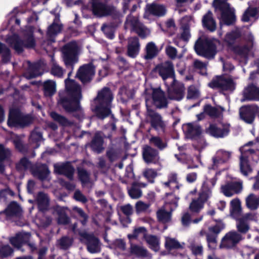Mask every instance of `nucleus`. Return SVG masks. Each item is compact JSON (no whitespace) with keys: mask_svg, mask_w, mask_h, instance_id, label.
I'll list each match as a JSON object with an SVG mask.
<instances>
[{"mask_svg":"<svg viewBox=\"0 0 259 259\" xmlns=\"http://www.w3.org/2000/svg\"><path fill=\"white\" fill-rule=\"evenodd\" d=\"M230 206V213L232 217L236 219L242 216L241 202L238 198H235L231 200Z\"/></svg>","mask_w":259,"mask_h":259,"instance_id":"nucleus-35","label":"nucleus"},{"mask_svg":"<svg viewBox=\"0 0 259 259\" xmlns=\"http://www.w3.org/2000/svg\"><path fill=\"white\" fill-rule=\"evenodd\" d=\"M146 242L149 247L154 251H157L159 249V239L156 236L147 235L145 238Z\"/></svg>","mask_w":259,"mask_h":259,"instance_id":"nucleus-48","label":"nucleus"},{"mask_svg":"<svg viewBox=\"0 0 259 259\" xmlns=\"http://www.w3.org/2000/svg\"><path fill=\"white\" fill-rule=\"evenodd\" d=\"M130 253L137 257H145L148 255L147 250L142 246L132 244L130 248Z\"/></svg>","mask_w":259,"mask_h":259,"instance_id":"nucleus-41","label":"nucleus"},{"mask_svg":"<svg viewBox=\"0 0 259 259\" xmlns=\"http://www.w3.org/2000/svg\"><path fill=\"white\" fill-rule=\"evenodd\" d=\"M243 239L241 234L235 231H231L227 233L222 238L220 248L225 249H232L235 247Z\"/></svg>","mask_w":259,"mask_h":259,"instance_id":"nucleus-10","label":"nucleus"},{"mask_svg":"<svg viewBox=\"0 0 259 259\" xmlns=\"http://www.w3.org/2000/svg\"><path fill=\"white\" fill-rule=\"evenodd\" d=\"M241 33L239 29H235L231 32L227 34L225 41L229 45H231L234 43L235 40L240 36Z\"/></svg>","mask_w":259,"mask_h":259,"instance_id":"nucleus-54","label":"nucleus"},{"mask_svg":"<svg viewBox=\"0 0 259 259\" xmlns=\"http://www.w3.org/2000/svg\"><path fill=\"white\" fill-rule=\"evenodd\" d=\"M211 88H220L223 90L233 91L235 84L231 78L228 76H219L214 78L208 84Z\"/></svg>","mask_w":259,"mask_h":259,"instance_id":"nucleus-17","label":"nucleus"},{"mask_svg":"<svg viewBox=\"0 0 259 259\" xmlns=\"http://www.w3.org/2000/svg\"><path fill=\"white\" fill-rule=\"evenodd\" d=\"M49 173L48 167L46 165L42 164L34 171V175L41 180H44L47 177Z\"/></svg>","mask_w":259,"mask_h":259,"instance_id":"nucleus-53","label":"nucleus"},{"mask_svg":"<svg viewBox=\"0 0 259 259\" xmlns=\"http://www.w3.org/2000/svg\"><path fill=\"white\" fill-rule=\"evenodd\" d=\"M155 71L159 74L165 83V81L172 82L176 80L174 66L169 61L157 65L155 68Z\"/></svg>","mask_w":259,"mask_h":259,"instance_id":"nucleus-13","label":"nucleus"},{"mask_svg":"<svg viewBox=\"0 0 259 259\" xmlns=\"http://www.w3.org/2000/svg\"><path fill=\"white\" fill-rule=\"evenodd\" d=\"M165 13V9L163 6L152 4L147 6L144 17L149 18L150 14L156 16H162Z\"/></svg>","mask_w":259,"mask_h":259,"instance_id":"nucleus-29","label":"nucleus"},{"mask_svg":"<svg viewBox=\"0 0 259 259\" xmlns=\"http://www.w3.org/2000/svg\"><path fill=\"white\" fill-rule=\"evenodd\" d=\"M112 99V94L108 88H105L98 93L94 100L95 112L98 118L104 119L110 114V104Z\"/></svg>","mask_w":259,"mask_h":259,"instance_id":"nucleus-2","label":"nucleus"},{"mask_svg":"<svg viewBox=\"0 0 259 259\" xmlns=\"http://www.w3.org/2000/svg\"><path fill=\"white\" fill-rule=\"evenodd\" d=\"M103 139L102 133L97 132L96 133L90 146L93 151L97 153H100L103 149Z\"/></svg>","mask_w":259,"mask_h":259,"instance_id":"nucleus-34","label":"nucleus"},{"mask_svg":"<svg viewBox=\"0 0 259 259\" xmlns=\"http://www.w3.org/2000/svg\"><path fill=\"white\" fill-rule=\"evenodd\" d=\"M79 178L82 184H87L90 181V174L84 169L78 170Z\"/></svg>","mask_w":259,"mask_h":259,"instance_id":"nucleus-63","label":"nucleus"},{"mask_svg":"<svg viewBox=\"0 0 259 259\" xmlns=\"http://www.w3.org/2000/svg\"><path fill=\"white\" fill-rule=\"evenodd\" d=\"M146 184L144 183H134L132 187L128 190V194L133 199H138L142 196V191L140 189V187H145Z\"/></svg>","mask_w":259,"mask_h":259,"instance_id":"nucleus-44","label":"nucleus"},{"mask_svg":"<svg viewBox=\"0 0 259 259\" xmlns=\"http://www.w3.org/2000/svg\"><path fill=\"white\" fill-rule=\"evenodd\" d=\"M224 110V108L221 106L214 107L209 105H206L204 107V112L211 117L219 116L220 111L223 112Z\"/></svg>","mask_w":259,"mask_h":259,"instance_id":"nucleus-47","label":"nucleus"},{"mask_svg":"<svg viewBox=\"0 0 259 259\" xmlns=\"http://www.w3.org/2000/svg\"><path fill=\"white\" fill-rule=\"evenodd\" d=\"M202 23L203 25L211 31H213L216 29V23L212 17V14L210 11L204 15Z\"/></svg>","mask_w":259,"mask_h":259,"instance_id":"nucleus-38","label":"nucleus"},{"mask_svg":"<svg viewBox=\"0 0 259 259\" xmlns=\"http://www.w3.org/2000/svg\"><path fill=\"white\" fill-rule=\"evenodd\" d=\"M219 42L217 40H211L204 37L199 38L195 45L197 54L206 58H212L216 54V48Z\"/></svg>","mask_w":259,"mask_h":259,"instance_id":"nucleus-4","label":"nucleus"},{"mask_svg":"<svg viewBox=\"0 0 259 259\" xmlns=\"http://www.w3.org/2000/svg\"><path fill=\"white\" fill-rule=\"evenodd\" d=\"M231 153L229 151L223 150H218L215 155L212 158V168L215 169L220 165L228 161L230 157Z\"/></svg>","mask_w":259,"mask_h":259,"instance_id":"nucleus-27","label":"nucleus"},{"mask_svg":"<svg viewBox=\"0 0 259 259\" xmlns=\"http://www.w3.org/2000/svg\"><path fill=\"white\" fill-rule=\"evenodd\" d=\"M245 202L246 206L249 209L255 210L259 206V197L253 193H251L246 197Z\"/></svg>","mask_w":259,"mask_h":259,"instance_id":"nucleus-42","label":"nucleus"},{"mask_svg":"<svg viewBox=\"0 0 259 259\" xmlns=\"http://www.w3.org/2000/svg\"><path fill=\"white\" fill-rule=\"evenodd\" d=\"M140 44L138 38L134 37L129 38L127 45V55L131 58H135L139 53Z\"/></svg>","mask_w":259,"mask_h":259,"instance_id":"nucleus-30","label":"nucleus"},{"mask_svg":"<svg viewBox=\"0 0 259 259\" xmlns=\"http://www.w3.org/2000/svg\"><path fill=\"white\" fill-rule=\"evenodd\" d=\"M164 246L167 250H178L183 249L185 243L184 242H180L175 238H172L169 236H165L164 237Z\"/></svg>","mask_w":259,"mask_h":259,"instance_id":"nucleus-32","label":"nucleus"},{"mask_svg":"<svg viewBox=\"0 0 259 259\" xmlns=\"http://www.w3.org/2000/svg\"><path fill=\"white\" fill-rule=\"evenodd\" d=\"M225 225L221 221L217 222V224L208 229L209 232L206 234V239L208 247L212 249L217 246V237L218 234L225 228Z\"/></svg>","mask_w":259,"mask_h":259,"instance_id":"nucleus-16","label":"nucleus"},{"mask_svg":"<svg viewBox=\"0 0 259 259\" xmlns=\"http://www.w3.org/2000/svg\"><path fill=\"white\" fill-rule=\"evenodd\" d=\"M242 101H259V88L253 84L246 87L243 92Z\"/></svg>","mask_w":259,"mask_h":259,"instance_id":"nucleus-25","label":"nucleus"},{"mask_svg":"<svg viewBox=\"0 0 259 259\" xmlns=\"http://www.w3.org/2000/svg\"><path fill=\"white\" fill-rule=\"evenodd\" d=\"M29 237L30 235L28 233H19L10 238V241L14 246L19 248Z\"/></svg>","mask_w":259,"mask_h":259,"instance_id":"nucleus-37","label":"nucleus"},{"mask_svg":"<svg viewBox=\"0 0 259 259\" xmlns=\"http://www.w3.org/2000/svg\"><path fill=\"white\" fill-rule=\"evenodd\" d=\"M65 82L70 99L61 98L58 103L66 111L77 110L79 108V102L81 98L80 87L74 80L69 78L66 79Z\"/></svg>","mask_w":259,"mask_h":259,"instance_id":"nucleus-1","label":"nucleus"},{"mask_svg":"<svg viewBox=\"0 0 259 259\" xmlns=\"http://www.w3.org/2000/svg\"><path fill=\"white\" fill-rule=\"evenodd\" d=\"M213 5L215 11L221 13V23L228 25L234 23L235 21L234 10L230 7L226 0H214Z\"/></svg>","mask_w":259,"mask_h":259,"instance_id":"nucleus-7","label":"nucleus"},{"mask_svg":"<svg viewBox=\"0 0 259 259\" xmlns=\"http://www.w3.org/2000/svg\"><path fill=\"white\" fill-rule=\"evenodd\" d=\"M62 28V26L59 22V19L56 18L53 23L49 27L47 34L49 37H51L60 33Z\"/></svg>","mask_w":259,"mask_h":259,"instance_id":"nucleus-45","label":"nucleus"},{"mask_svg":"<svg viewBox=\"0 0 259 259\" xmlns=\"http://www.w3.org/2000/svg\"><path fill=\"white\" fill-rule=\"evenodd\" d=\"M44 94L46 96H52L56 92V83L55 81L48 80L43 84Z\"/></svg>","mask_w":259,"mask_h":259,"instance_id":"nucleus-43","label":"nucleus"},{"mask_svg":"<svg viewBox=\"0 0 259 259\" xmlns=\"http://www.w3.org/2000/svg\"><path fill=\"white\" fill-rule=\"evenodd\" d=\"M83 237L87 240V249L91 253H96L101 251L99 240L92 235L83 234Z\"/></svg>","mask_w":259,"mask_h":259,"instance_id":"nucleus-24","label":"nucleus"},{"mask_svg":"<svg viewBox=\"0 0 259 259\" xmlns=\"http://www.w3.org/2000/svg\"><path fill=\"white\" fill-rule=\"evenodd\" d=\"M55 172L64 175L69 180H72L74 169L69 163H57L54 165Z\"/></svg>","mask_w":259,"mask_h":259,"instance_id":"nucleus-23","label":"nucleus"},{"mask_svg":"<svg viewBox=\"0 0 259 259\" xmlns=\"http://www.w3.org/2000/svg\"><path fill=\"white\" fill-rule=\"evenodd\" d=\"M230 125L226 122H219L210 124L207 128V132L215 138H224L230 132Z\"/></svg>","mask_w":259,"mask_h":259,"instance_id":"nucleus-14","label":"nucleus"},{"mask_svg":"<svg viewBox=\"0 0 259 259\" xmlns=\"http://www.w3.org/2000/svg\"><path fill=\"white\" fill-rule=\"evenodd\" d=\"M113 8L105 4L93 2V12L94 14L98 16L102 17L111 14Z\"/></svg>","mask_w":259,"mask_h":259,"instance_id":"nucleus-28","label":"nucleus"},{"mask_svg":"<svg viewBox=\"0 0 259 259\" xmlns=\"http://www.w3.org/2000/svg\"><path fill=\"white\" fill-rule=\"evenodd\" d=\"M95 73V69L91 64L81 67L76 74L79 79L83 83L90 81Z\"/></svg>","mask_w":259,"mask_h":259,"instance_id":"nucleus-22","label":"nucleus"},{"mask_svg":"<svg viewBox=\"0 0 259 259\" xmlns=\"http://www.w3.org/2000/svg\"><path fill=\"white\" fill-rule=\"evenodd\" d=\"M13 250L9 245L2 244L0 245V255L2 257H8L12 254Z\"/></svg>","mask_w":259,"mask_h":259,"instance_id":"nucleus-61","label":"nucleus"},{"mask_svg":"<svg viewBox=\"0 0 259 259\" xmlns=\"http://www.w3.org/2000/svg\"><path fill=\"white\" fill-rule=\"evenodd\" d=\"M256 111H259V107L255 106L242 107L240 109L241 118L247 123H251L255 118Z\"/></svg>","mask_w":259,"mask_h":259,"instance_id":"nucleus-20","label":"nucleus"},{"mask_svg":"<svg viewBox=\"0 0 259 259\" xmlns=\"http://www.w3.org/2000/svg\"><path fill=\"white\" fill-rule=\"evenodd\" d=\"M215 180L206 179L203 183L199 197L194 199L189 205L190 210L195 213H198L204 206V203L212 195V188L215 184Z\"/></svg>","mask_w":259,"mask_h":259,"instance_id":"nucleus-3","label":"nucleus"},{"mask_svg":"<svg viewBox=\"0 0 259 259\" xmlns=\"http://www.w3.org/2000/svg\"><path fill=\"white\" fill-rule=\"evenodd\" d=\"M143 157L147 163H156L159 160L157 151L149 146H145L143 149Z\"/></svg>","mask_w":259,"mask_h":259,"instance_id":"nucleus-26","label":"nucleus"},{"mask_svg":"<svg viewBox=\"0 0 259 259\" xmlns=\"http://www.w3.org/2000/svg\"><path fill=\"white\" fill-rule=\"evenodd\" d=\"M150 143L160 149H162L166 147V144L158 137H152L149 140Z\"/></svg>","mask_w":259,"mask_h":259,"instance_id":"nucleus-62","label":"nucleus"},{"mask_svg":"<svg viewBox=\"0 0 259 259\" xmlns=\"http://www.w3.org/2000/svg\"><path fill=\"white\" fill-rule=\"evenodd\" d=\"M36 200L40 210L43 211L48 208L49 199L46 194L39 192L37 196Z\"/></svg>","mask_w":259,"mask_h":259,"instance_id":"nucleus-40","label":"nucleus"},{"mask_svg":"<svg viewBox=\"0 0 259 259\" xmlns=\"http://www.w3.org/2000/svg\"><path fill=\"white\" fill-rule=\"evenodd\" d=\"M252 142H249L240 148L241 155L240 157V169L241 172L244 176H247L252 171L249 163V159L251 157V154L254 152L253 150L248 147Z\"/></svg>","mask_w":259,"mask_h":259,"instance_id":"nucleus-9","label":"nucleus"},{"mask_svg":"<svg viewBox=\"0 0 259 259\" xmlns=\"http://www.w3.org/2000/svg\"><path fill=\"white\" fill-rule=\"evenodd\" d=\"M165 85L167 87L168 95L170 99L180 101L183 98L185 89L182 83L175 80L172 82L165 81Z\"/></svg>","mask_w":259,"mask_h":259,"instance_id":"nucleus-12","label":"nucleus"},{"mask_svg":"<svg viewBox=\"0 0 259 259\" xmlns=\"http://www.w3.org/2000/svg\"><path fill=\"white\" fill-rule=\"evenodd\" d=\"M200 96V91L197 87L191 85L188 89L187 98L188 99H196Z\"/></svg>","mask_w":259,"mask_h":259,"instance_id":"nucleus-56","label":"nucleus"},{"mask_svg":"<svg viewBox=\"0 0 259 259\" xmlns=\"http://www.w3.org/2000/svg\"><path fill=\"white\" fill-rule=\"evenodd\" d=\"M147 230L145 228L143 227H138L135 229L133 233L128 235V238L129 239H141L146 237Z\"/></svg>","mask_w":259,"mask_h":259,"instance_id":"nucleus-49","label":"nucleus"},{"mask_svg":"<svg viewBox=\"0 0 259 259\" xmlns=\"http://www.w3.org/2000/svg\"><path fill=\"white\" fill-rule=\"evenodd\" d=\"M146 116L150 120L151 126L156 130L163 129L165 123L161 116L155 112L150 107L147 108Z\"/></svg>","mask_w":259,"mask_h":259,"instance_id":"nucleus-19","label":"nucleus"},{"mask_svg":"<svg viewBox=\"0 0 259 259\" xmlns=\"http://www.w3.org/2000/svg\"><path fill=\"white\" fill-rule=\"evenodd\" d=\"M11 155V151L8 148L0 145V172L1 173L4 172V162L9 160Z\"/></svg>","mask_w":259,"mask_h":259,"instance_id":"nucleus-39","label":"nucleus"},{"mask_svg":"<svg viewBox=\"0 0 259 259\" xmlns=\"http://www.w3.org/2000/svg\"><path fill=\"white\" fill-rule=\"evenodd\" d=\"M0 55H2L3 61L7 62L10 59L9 49L4 44L0 43Z\"/></svg>","mask_w":259,"mask_h":259,"instance_id":"nucleus-60","label":"nucleus"},{"mask_svg":"<svg viewBox=\"0 0 259 259\" xmlns=\"http://www.w3.org/2000/svg\"><path fill=\"white\" fill-rule=\"evenodd\" d=\"M134 29L136 32L142 37H145L150 34V30L139 22H137L134 26Z\"/></svg>","mask_w":259,"mask_h":259,"instance_id":"nucleus-55","label":"nucleus"},{"mask_svg":"<svg viewBox=\"0 0 259 259\" xmlns=\"http://www.w3.org/2000/svg\"><path fill=\"white\" fill-rule=\"evenodd\" d=\"M163 185L166 188H170L174 189L175 188H178L177 184V175L175 173H170L168 176L167 181L162 182Z\"/></svg>","mask_w":259,"mask_h":259,"instance_id":"nucleus-52","label":"nucleus"},{"mask_svg":"<svg viewBox=\"0 0 259 259\" xmlns=\"http://www.w3.org/2000/svg\"><path fill=\"white\" fill-rule=\"evenodd\" d=\"M21 212V207L15 202H11L5 210L6 214L9 216L19 215Z\"/></svg>","mask_w":259,"mask_h":259,"instance_id":"nucleus-50","label":"nucleus"},{"mask_svg":"<svg viewBox=\"0 0 259 259\" xmlns=\"http://www.w3.org/2000/svg\"><path fill=\"white\" fill-rule=\"evenodd\" d=\"M102 30L110 39L114 38V28L110 25L104 24L102 27Z\"/></svg>","mask_w":259,"mask_h":259,"instance_id":"nucleus-64","label":"nucleus"},{"mask_svg":"<svg viewBox=\"0 0 259 259\" xmlns=\"http://www.w3.org/2000/svg\"><path fill=\"white\" fill-rule=\"evenodd\" d=\"M183 130L188 137L195 138L199 136L201 130L200 127L196 123H189L183 125Z\"/></svg>","mask_w":259,"mask_h":259,"instance_id":"nucleus-31","label":"nucleus"},{"mask_svg":"<svg viewBox=\"0 0 259 259\" xmlns=\"http://www.w3.org/2000/svg\"><path fill=\"white\" fill-rule=\"evenodd\" d=\"M41 66L39 64H34L30 66L25 73V76L28 79L35 77L42 74Z\"/></svg>","mask_w":259,"mask_h":259,"instance_id":"nucleus-36","label":"nucleus"},{"mask_svg":"<svg viewBox=\"0 0 259 259\" xmlns=\"http://www.w3.org/2000/svg\"><path fill=\"white\" fill-rule=\"evenodd\" d=\"M178 199L172 194L167 195L164 205L157 211V217L159 222L166 223L171 221V211L178 206Z\"/></svg>","mask_w":259,"mask_h":259,"instance_id":"nucleus-5","label":"nucleus"},{"mask_svg":"<svg viewBox=\"0 0 259 259\" xmlns=\"http://www.w3.org/2000/svg\"><path fill=\"white\" fill-rule=\"evenodd\" d=\"M76 51V44L75 42H70L64 46L62 52L63 60L66 65H72L77 62Z\"/></svg>","mask_w":259,"mask_h":259,"instance_id":"nucleus-15","label":"nucleus"},{"mask_svg":"<svg viewBox=\"0 0 259 259\" xmlns=\"http://www.w3.org/2000/svg\"><path fill=\"white\" fill-rule=\"evenodd\" d=\"M146 105L147 108L154 105L158 108L165 107L167 100L164 92L160 88H151L146 90Z\"/></svg>","mask_w":259,"mask_h":259,"instance_id":"nucleus-6","label":"nucleus"},{"mask_svg":"<svg viewBox=\"0 0 259 259\" xmlns=\"http://www.w3.org/2000/svg\"><path fill=\"white\" fill-rule=\"evenodd\" d=\"M191 17L187 16L183 17L181 20L182 29V31L181 34V37L183 40L185 41H187L191 36L189 28L187 25L188 23L191 21Z\"/></svg>","mask_w":259,"mask_h":259,"instance_id":"nucleus-33","label":"nucleus"},{"mask_svg":"<svg viewBox=\"0 0 259 259\" xmlns=\"http://www.w3.org/2000/svg\"><path fill=\"white\" fill-rule=\"evenodd\" d=\"M33 118L30 115L21 116L20 114L15 110H11L8 120L9 126H25L31 123Z\"/></svg>","mask_w":259,"mask_h":259,"instance_id":"nucleus-11","label":"nucleus"},{"mask_svg":"<svg viewBox=\"0 0 259 259\" xmlns=\"http://www.w3.org/2000/svg\"><path fill=\"white\" fill-rule=\"evenodd\" d=\"M50 115L54 120L57 121L63 126H68L71 124V122L65 117L55 112H52Z\"/></svg>","mask_w":259,"mask_h":259,"instance_id":"nucleus-57","label":"nucleus"},{"mask_svg":"<svg viewBox=\"0 0 259 259\" xmlns=\"http://www.w3.org/2000/svg\"><path fill=\"white\" fill-rule=\"evenodd\" d=\"M242 189V182H228L221 186V191L225 196L232 197L241 192Z\"/></svg>","mask_w":259,"mask_h":259,"instance_id":"nucleus-18","label":"nucleus"},{"mask_svg":"<svg viewBox=\"0 0 259 259\" xmlns=\"http://www.w3.org/2000/svg\"><path fill=\"white\" fill-rule=\"evenodd\" d=\"M259 9L256 7H249L243 14L242 20L244 22H248L250 17H255L258 15Z\"/></svg>","mask_w":259,"mask_h":259,"instance_id":"nucleus-51","label":"nucleus"},{"mask_svg":"<svg viewBox=\"0 0 259 259\" xmlns=\"http://www.w3.org/2000/svg\"><path fill=\"white\" fill-rule=\"evenodd\" d=\"M252 219L251 213H246L235 219L236 220V228L239 233L246 234L250 229L248 221Z\"/></svg>","mask_w":259,"mask_h":259,"instance_id":"nucleus-21","label":"nucleus"},{"mask_svg":"<svg viewBox=\"0 0 259 259\" xmlns=\"http://www.w3.org/2000/svg\"><path fill=\"white\" fill-rule=\"evenodd\" d=\"M64 72V70L52 59V66L51 73L57 77H61Z\"/></svg>","mask_w":259,"mask_h":259,"instance_id":"nucleus-58","label":"nucleus"},{"mask_svg":"<svg viewBox=\"0 0 259 259\" xmlns=\"http://www.w3.org/2000/svg\"><path fill=\"white\" fill-rule=\"evenodd\" d=\"M7 42L16 52L19 53L23 51L24 48H32L35 45L31 32L23 38V40L17 35H13L9 37Z\"/></svg>","mask_w":259,"mask_h":259,"instance_id":"nucleus-8","label":"nucleus"},{"mask_svg":"<svg viewBox=\"0 0 259 259\" xmlns=\"http://www.w3.org/2000/svg\"><path fill=\"white\" fill-rule=\"evenodd\" d=\"M143 176L151 183H154V179L157 177L156 170L151 168L145 169L143 172Z\"/></svg>","mask_w":259,"mask_h":259,"instance_id":"nucleus-59","label":"nucleus"},{"mask_svg":"<svg viewBox=\"0 0 259 259\" xmlns=\"http://www.w3.org/2000/svg\"><path fill=\"white\" fill-rule=\"evenodd\" d=\"M146 54L145 58L151 59L155 57L158 53V50L155 44L153 42H149L146 47Z\"/></svg>","mask_w":259,"mask_h":259,"instance_id":"nucleus-46","label":"nucleus"}]
</instances>
